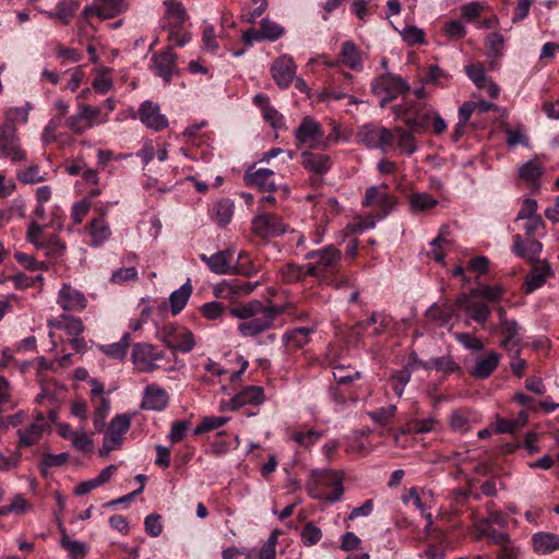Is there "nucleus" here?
I'll return each instance as SVG.
<instances>
[{"mask_svg":"<svg viewBox=\"0 0 559 559\" xmlns=\"http://www.w3.org/2000/svg\"><path fill=\"white\" fill-rule=\"evenodd\" d=\"M229 313L240 320L237 331L243 337H255L270 330L278 316H297L295 306L290 302L273 305L271 301L264 304L258 299L234 305L229 308Z\"/></svg>","mask_w":559,"mask_h":559,"instance_id":"nucleus-1","label":"nucleus"},{"mask_svg":"<svg viewBox=\"0 0 559 559\" xmlns=\"http://www.w3.org/2000/svg\"><path fill=\"white\" fill-rule=\"evenodd\" d=\"M436 109L426 103H414L404 100L403 104L394 107V112L407 124L414 133L428 131Z\"/></svg>","mask_w":559,"mask_h":559,"instance_id":"nucleus-2","label":"nucleus"},{"mask_svg":"<svg viewBox=\"0 0 559 559\" xmlns=\"http://www.w3.org/2000/svg\"><path fill=\"white\" fill-rule=\"evenodd\" d=\"M164 5L166 7V12L162 19V26L168 33V41L175 46L182 47L191 38L189 33H181V28L188 17L186 10L176 0H166Z\"/></svg>","mask_w":559,"mask_h":559,"instance_id":"nucleus-3","label":"nucleus"},{"mask_svg":"<svg viewBox=\"0 0 559 559\" xmlns=\"http://www.w3.org/2000/svg\"><path fill=\"white\" fill-rule=\"evenodd\" d=\"M46 226L32 222L26 231V239L35 246L36 249L43 250L45 255L50 259H60L67 250L66 242L56 234H47Z\"/></svg>","mask_w":559,"mask_h":559,"instance_id":"nucleus-4","label":"nucleus"},{"mask_svg":"<svg viewBox=\"0 0 559 559\" xmlns=\"http://www.w3.org/2000/svg\"><path fill=\"white\" fill-rule=\"evenodd\" d=\"M107 120L108 112H103L102 107L78 103V112L68 117L64 121V126L74 134L82 135L95 124L104 123Z\"/></svg>","mask_w":559,"mask_h":559,"instance_id":"nucleus-5","label":"nucleus"},{"mask_svg":"<svg viewBox=\"0 0 559 559\" xmlns=\"http://www.w3.org/2000/svg\"><path fill=\"white\" fill-rule=\"evenodd\" d=\"M311 480L318 487L331 488V492L323 496L317 489L312 488L311 485H308L309 493L314 499H324L329 502H336L344 493L343 476L340 472L332 469L313 471L311 474Z\"/></svg>","mask_w":559,"mask_h":559,"instance_id":"nucleus-6","label":"nucleus"},{"mask_svg":"<svg viewBox=\"0 0 559 559\" xmlns=\"http://www.w3.org/2000/svg\"><path fill=\"white\" fill-rule=\"evenodd\" d=\"M372 93L379 96L380 106L383 108L390 102L409 92V84L400 75L384 73L373 80L371 84Z\"/></svg>","mask_w":559,"mask_h":559,"instance_id":"nucleus-7","label":"nucleus"},{"mask_svg":"<svg viewBox=\"0 0 559 559\" xmlns=\"http://www.w3.org/2000/svg\"><path fill=\"white\" fill-rule=\"evenodd\" d=\"M308 260H314L307 264L309 276L323 277L328 272H333L341 260V251L334 246H326L320 250L309 251L306 255Z\"/></svg>","mask_w":559,"mask_h":559,"instance_id":"nucleus-8","label":"nucleus"},{"mask_svg":"<svg viewBox=\"0 0 559 559\" xmlns=\"http://www.w3.org/2000/svg\"><path fill=\"white\" fill-rule=\"evenodd\" d=\"M131 426V419L127 414L116 415L109 423V426L103 438V447L99 455L107 456L111 451L120 449L123 443L124 435Z\"/></svg>","mask_w":559,"mask_h":559,"instance_id":"nucleus-9","label":"nucleus"},{"mask_svg":"<svg viewBox=\"0 0 559 559\" xmlns=\"http://www.w3.org/2000/svg\"><path fill=\"white\" fill-rule=\"evenodd\" d=\"M50 431V420L43 413H36L32 423L16 431L19 440L15 449L22 450L39 443L44 435Z\"/></svg>","mask_w":559,"mask_h":559,"instance_id":"nucleus-10","label":"nucleus"},{"mask_svg":"<svg viewBox=\"0 0 559 559\" xmlns=\"http://www.w3.org/2000/svg\"><path fill=\"white\" fill-rule=\"evenodd\" d=\"M159 340L170 349L189 353L194 347L193 334L182 328H178L174 324H166L159 331Z\"/></svg>","mask_w":559,"mask_h":559,"instance_id":"nucleus-11","label":"nucleus"},{"mask_svg":"<svg viewBox=\"0 0 559 559\" xmlns=\"http://www.w3.org/2000/svg\"><path fill=\"white\" fill-rule=\"evenodd\" d=\"M0 157L8 158L12 163L26 158V153L20 144L16 128H12L11 124L0 126Z\"/></svg>","mask_w":559,"mask_h":559,"instance_id":"nucleus-12","label":"nucleus"},{"mask_svg":"<svg viewBox=\"0 0 559 559\" xmlns=\"http://www.w3.org/2000/svg\"><path fill=\"white\" fill-rule=\"evenodd\" d=\"M252 233L263 239L274 238L283 235L287 230V226L277 215L262 213L253 217L251 222Z\"/></svg>","mask_w":559,"mask_h":559,"instance_id":"nucleus-13","label":"nucleus"},{"mask_svg":"<svg viewBox=\"0 0 559 559\" xmlns=\"http://www.w3.org/2000/svg\"><path fill=\"white\" fill-rule=\"evenodd\" d=\"M163 358V352L147 343H138L132 349V361L141 372H153L159 368L157 361Z\"/></svg>","mask_w":559,"mask_h":559,"instance_id":"nucleus-14","label":"nucleus"},{"mask_svg":"<svg viewBox=\"0 0 559 559\" xmlns=\"http://www.w3.org/2000/svg\"><path fill=\"white\" fill-rule=\"evenodd\" d=\"M386 185L372 186L366 190L362 201L364 206L379 210V217L386 216L395 206V198L388 191Z\"/></svg>","mask_w":559,"mask_h":559,"instance_id":"nucleus-15","label":"nucleus"},{"mask_svg":"<svg viewBox=\"0 0 559 559\" xmlns=\"http://www.w3.org/2000/svg\"><path fill=\"white\" fill-rule=\"evenodd\" d=\"M295 138L300 144H307L310 148H318L323 144L324 132L319 122L306 117L295 130Z\"/></svg>","mask_w":559,"mask_h":559,"instance_id":"nucleus-16","label":"nucleus"},{"mask_svg":"<svg viewBox=\"0 0 559 559\" xmlns=\"http://www.w3.org/2000/svg\"><path fill=\"white\" fill-rule=\"evenodd\" d=\"M297 66L289 55H282L271 66V74L276 85L285 90L295 79Z\"/></svg>","mask_w":559,"mask_h":559,"instance_id":"nucleus-17","label":"nucleus"},{"mask_svg":"<svg viewBox=\"0 0 559 559\" xmlns=\"http://www.w3.org/2000/svg\"><path fill=\"white\" fill-rule=\"evenodd\" d=\"M152 63L154 73L160 76L165 82H169L177 72L176 55L173 52L171 46L154 53L152 56Z\"/></svg>","mask_w":559,"mask_h":559,"instance_id":"nucleus-18","label":"nucleus"},{"mask_svg":"<svg viewBox=\"0 0 559 559\" xmlns=\"http://www.w3.org/2000/svg\"><path fill=\"white\" fill-rule=\"evenodd\" d=\"M469 294H462L456 299V307L464 310L466 314L479 324H485L490 317V308L479 300L473 299Z\"/></svg>","mask_w":559,"mask_h":559,"instance_id":"nucleus-19","label":"nucleus"},{"mask_svg":"<svg viewBox=\"0 0 559 559\" xmlns=\"http://www.w3.org/2000/svg\"><path fill=\"white\" fill-rule=\"evenodd\" d=\"M57 304L66 311H83L87 299L82 292L64 283L59 290Z\"/></svg>","mask_w":559,"mask_h":559,"instance_id":"nucleus-20","label":"nucleus"},{"mask_svg":"<svg viewBox=\"0 0 559 559\" xmlns=\"http://www.w3.org/2000/svg\"><path fill=\"white\" fill-rule=\"evenodd\" d=\"M258 283H250L247 281L229 280L223 281L217 284L214 288V295L216 298L233 299L234 297L245 296L251 294Z\"/></svg>","mask_w":559,"mask_h":559,"instance_id":"nucleus-21","label":"nucleus"},{"mask_svg":"<svg viewBox=\"0 0 559 559\" xmlns=\"http://www.w3.org/2000/svg\"><path fill=\"white\" fill-rule=\"evenodd\" d=\"M233 257L231 250H222L210 257L201 254L200 259L215 274H235L238 272V267L231 264Z\"/></svg>","mask_w":559,"mask_h":559,"instance_id":"nucleus-22","label":"nucleus"},{"mask_svg":"<svg viewBox=\"0 0 559 559\" xmlns=\"http://www.w3.org/2000/svg\"><path fill=\"white\" fill-rule=\"evenodd\" d=\"M139 118L143 124L154 131H160L168 126V119L160 114L158 105L145 100L139 108Z\"/></svg>","mask_w":559,"mask_h":559,"instance_id":"nucleus-23","label":"nucleus"},{"mask_svg":"<svg viewBox=\"0 0 559 559\" xmlns=\"http://www.w3.org/2000/svg\"><path fill=\"white\" fill-rule=\"evenodd\" d=\"M169 403V396L166 390L157 384H148L144 389L141 408L162 412Z\"/></svg>","mask_w":559,"mask_h":559,"instance_id":"nucleus-24","label":"nucleus"},{"mask_svg":"<svg viewBox=\"0 0 559 559\" xmlns=\"http://www.w3.org/2000/svg\"><path fill=\"white\" fill-rule=\"evenodd\" d=\"M512 250L516 255L534 264L540 261L538 255L543 250V245L533 238L523 240L520 235H515L513 237Z\"/></svg>","mask_w":559,"mask_h":559,"instance_id":"nucleus-25","label":"nucleus"},{"mask_svg":"<svg viewBox=\"0 0 559 559\" xmlns=\"http://www.w3.org/2000/svg\"><path fill=\"white\" fill-rule=\"evenodd\" d=\"M500 330L502 335L500 346L504 348L509 354L519 356L521 353L522 338L520 335L521 328L518 322L514 320L510 321V323H504Z\"/></svg>","mask_w":559,"mask_h":559,"instance_id":"nucleus-26","label":"nucleus"},{"mask_svg":"<svg viewBox=\"0 0 559 559\" xmlns=\"http://www.w3.org/2000/svg\"><path fill=\"white\" fill-rule=\"evenodd\" d=\"M264 402V391L261 386L249 385L236 394L229 402L228 406L230 409L236 411L240 407L251 404L260 405Z\"/></svg>","mask_w":559,"mask_h":559,"instance_id":"nucleus-27","label":"nucleus"},{"mask_svg":"<svg viewBox=\"0 0 559 559\" xmlns=\"http://www.w3.org/2000/svg\"><path fill=\"white\" fill-rule=\"evenodd\" d=\"M532 548L539 556L550 555L559 550V534L537 532L532 535Z\"/></svg>","mask_w":559,"mask_h":559,"instance_id":"nucleus-28","label":"nucleus"},{"mask_svg":"<svg viewBox=\"0 0 559 559\" xmlns=\"http://www.w3.org/2000/svg\"><path fill=\"white\" fill-rule=\"evenodd\" d=\"M273 177L274 173L271 169L260 168L253 171L247 170L243 179L247 186L257 187L261 191H275L277 185Z\"/></svg>","mask_w":559,"mask_h":559,"instance_id":"nucleus-29","label":"nucleus"},{"mask_svg":"<svg viewBox=\"0 0 559 559\" xmlns=\"http://www.w3.org/2000/svg\"><path fill=\"white\" fill-rule=\"evenodd\" d=\"M465 72L478 88H487L488 95L491 98H496L498 96L499 86L486 75L481 64H468L465 67Z\"/></svg>","mask_w":559,"mask_h":559,"instance_id":"nucleus-30","label":"nucleus"},{"mask_svg":"<svg viewBox=\"0 0 559 559\" xmlns=\"http://www.w3.org/2000/svg\"><path fill=\"white\" fill-rule=\"evenodd\" d=\"M86 229L91 236L90 246L94 248L100 247L111 236L110 226L103 215L92 218Z\"/></svg>","mask_w":559,"mask_h":559,"instance_id":"nucleus-31","label":"nucleus"},{"mask_svg":"<svg viewBox=\"0 0 559 559\" xmlns=\"http://www.w3.org/2000/svg\"><path fill=\"white\" fill-rule=\"evenodd\" d=\"M550 275V265L545 260L537 261V263H534L530 274L526 276L525 292L530 294L542 287Z\"/></svg>","mask_w":559,"mask_h":559,"instance_id":"nucleus-32","label":"nucleus"},{"mask_svg":"<svg viewBox=\"0 0 559 559\" xmlns=\"http://www.w3.org/2000/svg\"><path fill=\"white\" fill-rule=\"evenodd\" d=\"M253 103L262 110V116L274 129L284 127V117L275 108L270 106V98L264 94H257Z\"/></svg>","mask_w":559,"mask_h":559,"instance_id":"nucleus-33","label":"nucleus"},{"mask_svg":"<svg viewBox=\"0 0 559 559\" xmlns=\"http://www.w3.org/2000/svg\"><path fill=\"white\" fill-rule=\"evenodd\" d=\"M499 361L500 355L496 352H490L486 356H480L476 359L471 374L476 379H487L497 369Z\"/></svg>","mask_w":559,"mask_h":559,"instance_id":"nucleus-34","label":"nucleus"},{"mask_svg":"<svg viewBox=\"0 0 559 559\" xmlns=\"http://www.w3.org/2000/svg\"><path fill=\"white\" fill-rule=\"evenodd\" d=\"M48 325L57 330H63L72 337L79 336L84 331L82 320L68 314H61L59 318L48 320Z\"/></svg>","mask_w":559,"mask_h":559,"instance_id":"nucleus-35","label":"nucleus"},{"mask_svg":"<svg viewBox=\"0 0 559 559\" xmlns=\"http://www.w3.org/2000/svg\"><path fill=\"white\" fill-rule=\"evenodd\" d=\"M475 534L477 539L487 537L491 544L500 547L511 542L507 533L488 525V522H476Z\"/></svg>","mask_w":559,"mask_h":559,"instance_id":"nucleus-36","label":"nucleus"},{"mask_svg":"<svg viewBox=\"0 0 559 559\" xmlns=\"http://www.w3.org/2000/svg\"><path fill=\"white\" fill-rule=\"evenodd\" d=\"M301 158L302 166L314 174H324L331 167V160L328 155L304 152Z\"/></svg>","mask_w":559,"mask_h":559,"instance_id":"nucleus-37","label":"nucleus"},{"mask_svg":"<svg viewBox=\"0 0 559 559\" xmlns=\"http://www.w3.org/2000/svg\"><path fill=\"white\" fill-rule=\"evenodd\" d=\"M78 8L79 3L74 0H61L56 4L55 11H45L44 14L50 20L57 19L68 25Z\"/></svg>","mask_w":559,"mask_h":559,"instance_id":"nucleus-38","label":"nucleus"},{"mask_svg":"<svg viewBox=\"0 0 559 559\" xmlns=\"http://www.w3.org/2000/svg\"><path fill=\"white\" fill-rule=\"evenodd\" d=\"M416 362H418L417 356H411L407 366L404 367L402 370L395 371L391 376L390 382L392 384V390L394 391L397 397H402L404 388L409 382L412 377L411 367H413L414 364Z\"/></svg>","mask_w":559,"mask_h":559,"instance_id":"nucleus-39","label":"nucleus"},{"mask_svg":"<svg viewBox=\"0 0 559 559\" xmlns=\"http://www.w3.org/2000/svg\"><path fill=\"white\" fill-rule=\"evenodd\" d=\"M100 5V19L109 20L115 19L126 13L130 3L129 0H98Z\"/></svg>","mask_w":559,"mask_h":559,"instance_id":"nucleus-40","label":"nucleus"},{"mask_svg":"<svg viewBox=\"0 0 559 559\" xmlns=\"http://www.w3.org/2000/svg\"><path fill=\"white\" fill-rule=\"evenodd\" d=\"M191 294H192V286L189 283V281L187 283H185L183 285H181L180 288L176 289L175 292H173L170 294L169 304H170L171 313L174 316L179 314L183 310Z\"/></svg>","mask_w":559,"mask_h":559,"instance_id":"nucleus-41","label":"nucleus"},{"mask_svg":"<svg viewBox=\"0 0 559 559\" xmlns=\"http://www.w3.org/2000/svg\"><path fill=\"white\" fill-rule=\"evenodd\" d=\"M314 332L313 328L305 326L288 331L283 335V342L295 348H302L309 342V336Z\"/></svg>","mask_w":559,"mask_h":559,"instance_id":"nucleus-42","label":"nucleus"},{"mask_svg":"<svg viewBox=\"0 0 559 559\" xmlns=\"http://www.w3.org/2000/svg\"><path fill=\"white\" fill-rule=\"evenodd\" d=\"M130 345V334L124 333L120 341L108 345H99L98 348L102 353L114 359H123L127 355Z\"/></svg>","mask_w":559,"mask_h":559,"instance_id":"nucleus-43","label":"nucleus"},{"mask_svg":"<svg viewBox=\"0 0 559 559\" xmlns=\"http://www.w3.org/2000/svg\"><path fill=\"white\" fill-rule=\"evenodd\" d=\"M280 275L284 283L294 284L302 281L309 274L307 272V264L287 263L280 269Z\"/></svg>","mask_w":559,"mask_h":559,"instance_id":"nucleus-44","label":"nucleus"},{"mask_svg":"<svg viewBox=\"0 0 559 559\" xmlns=\"http://www.w3.org/2000/svg\"><path fill=\"white\" fill-rule=\"evenodd\" d=\"M342 62L353 70L362 68L360 51L353 41H345L341 51Z\"/></svg>","mask_w":559,"mask_h":559,"instance_id":"nucleus-45","label":"nucleus"},{"mask_svg":"<svg viewBox=\"0 0 559 559\" xmlns=\"http://www.w3.org/2000/svg\"><path fill=\"white\" fill-rule=\"evenodd\" d=\"M356 325L361 330H367L369 326L374 325L372 335L377 336L386 330L389 318L384 313L372 312L366 320L357 322Z\"/></svg>","mask_w":559,"mask_h":559,"instance_id":"nucleus-46","label":"nucleus"},{"mask_svg":"<svg viewBox=\"0 0 559 559\" xmlns=\"http://www.w3.org/2000/svg\"><path fill=\"white\" fill-rule=\"evenodd\" d=\"M380 130L381 127L379 126L372 123L364 124L359 128L357 138L359 142L364 143L367 147L378 148Z\"/></svg>","mask_w":559,"mask_h":559,"instance_id":"nucleus-47","label":"nucleus"},{"mask_svg":"<svg viewBox=\"0 0 559 559\" xmlns=\"http://www.w3.org/2000/svg\"><path fill=\"white\" fill-rule=\"evenodd\" d=\"M438 200L427 192H414L409 195L412 212H424L437 206Z\"/></svg>","mask_w":559,"mask_h":559,"instance_id":"nucleus-48","label":"nucleus"},{"mask_svg":"<svg viewBox=\"0 0 559 559\" xmlns=\"http://www.w3.org/2000/svg\"><path fill=\"white\" fill-rule=\"evenodd\" d=\"M31 110L32 105L29 103H26L21 107H11L7 109L4 114L5 122L3 124H11L12 128H16V124L26 123Z\"/></svg>","mask_w":559,"mask_h":559,"instance_id":"nucleus-49","label":"nucleus"},{"mask_svg":"<svg viewBox=\"0 0 559 559\" xmlns=\"http://www.w3.org/2000/svg\"><path fill=\"white\" fill-rule=\"evenodd\" d=\"M449 424L453 431L466 433L472 428L469 412L466 409L454 411L450 415Z\"/></svg>","mask_w":559,"mask_h":559,"instance_id":"nucleus-50","label":"nucleus"},{"mask_svg":"<svg viewBox=\"0 0 559 559\" xmlns=\"http://www.w3.org/2000/svg\"><path fill=\"white\" fill-rule=\"evenodd\" d=\"M110 411V400L106 396H102L98 399L97 404L95 405L93 424L97 432L103 431L106 425V418Z\"/></svg>","mask_w":559,"mask_h":559,"instance_id":"nucleus-51","label":"nucleus"},{"mask_svg":"<svg viewBox=\"0 0 559 559\" xmlns=\"http://www.w3.org/2000/svg\"><path fill=\"white\" fill-rule=\"evenodd\" d=\"M260 34H262L264 40L267 41H275L278 38H281L285 33L284 27H282L276 22L270 20L269 17L262 19L260 23Z\"/></svg>","mask_w":559,"mask_h":559,"instance_id":"nucleus-52","label":"nucleus"},{"mask_svg":"<svg viewBox=\"0 0 559 559\" xmlns=\"http://www.w3.org/2000/svg\"><path fill=\"white\" fill-rule=\"evenodd\" d=\"M425 369H436L444 373L454 372L459 369L457 364L449 356L432 358L428 362L420 364Z\"/></svg>","mask_w":559,"mask_h":559,"instance_id":"nucleus-53","label":"nucleus"},{"mask_svg":"<svg viewBox=\"0 0 559 559\" xmlns=\"http://www.w3.org/2000/svg\"><path fill=\"white\" fill-rule=\"evenodd\" d=\"M323 433L318 430L294 431L290 439L302 448H310L322 438Z\"/></svg>","mask_w":559,"mask_h":559,"instance_id":"nucleus-54","label":"nucleus"},{"mask_svg":"<svg viewBox=\"0 0 559 559\" xmlns=\"http://www.w3.org/2000/svg\"><path fill=\"white\" fill-rule=\"evenodd\" d=\"M395 133L397 135V146L402 152L407 153L408 155L413 154L416 148V141L414 138V132L406 131L402 128H396Z\"/></svg>","mask_w":559,"mask_h":559,"instance_id":"nucleus-55","label":"nucleus"},{"mask_svg":"<svg viewBox=\"0 0 559 559\" xmlns=\"http://www.w3.org/2000/svg\"><path fill=\"white\" fill-rule=\"evenodd\" d=\"M396 415V406L389 405L368 413L370 419L380 426H386Z\"/></svg>","mask_w":559,"mask_h":559,"instance_id":"nucleus-56","label":"nucleus"},{"mask_svg":"<svg viewBox=\"0 0 559 559\" xmlns=\"http://www.w3.org/2000/svg\"><path fill=\"white\" fill-rule=\"evenodd\" d=\"M504 294V289L501 286H489L485 285L479 288L471 290V296L484 297L490 302L499 301Z\"/></svg>","mask_w":559,"mask_h":559,"instance_id":"nucleus-57","label":"nucleus"},{"mask_svg":"<svg viewBox=\"0 0 559 559\" xmlns=\"http://www.w3.org/2000/svg\"><path fill=\"white\" fill-rule=\"evenodd\" d=\"M109 72L108 68H103L96 72L92 85L97 93L106 94L112 88V80L109 76Z\"/></svg>","mask_w":559,"mask_h":559,"instance_id":"nucleus-58","label":"nucleus"},{"mask_svg":"<svg viewBox=\"0 0 559 559\" xmlns=\"http://www.w3.org/2000/svg\"><path fill=\"white\" fill-rule=\"evenodd\" d=\"M542 175V166L537 160H530L520 168V177L531 185H535Z\"/></svg>","mask_w":559,"mask_h":559,"instance_id":"nucleus-59","label":"nucleus"},{"mask_svg":"<svg viewBox=\"0 0 559 559\" xmlns=\"http://www.w3.org/2000/svg\"><path fill=\"white\" fill-rule=\"evenodd\" d=\"M17 179L25 185H35L46 180V173L41 174L37 165H32L19 173Z\"/></svg>","mask_w":559,"mask_h":559,"instance_id":"nucleus-60","label":"nucleus"},{"mask_svg":"<svg viewBox=\"0 0 559 559\" xmlns=\"http://www.w3.org/2000/svg\"><path fill=\"white\" fill-rule=\"evenodd\" d=\"M14 259L28 271H45L47 270V263L44 261H37L33 255L24 252L16 251Z\"/></svg>","mask_w":559,"mask_h":559,"instance_id":"nucleus-61","label":"nucleus"},{"mask_svg":"<svg viewBox=\"0 0 559 559\" xmlns=\"http://www.w3.org/2000/svg\"><path fill=\"white\" fill-rule=\"evenodd\" d=\"M334 380L338 384H348L361 378V373L357 370L346 368L344 366H335L333 369Z\"/></svg>","mask_w":559,"mask_h":559,"instance_id":"nucleus-62","label":"nucleus"},{"mask_svg":"<svg viewBox=\"0 0 559 559\" xmlns=\"http://www.w3.org/2000/svg\"><path fill=\"white\" fill-rule=\"evenodd\" d=\"M215 218L219 225H226L233 216V203L229 200H223L214 205Z\"/></svg>","mask_w":559,"mask_h":559,"instance_id":"nucleus-63","label":"nucleus"},{"mask_svg":"<svg viewBox=\"0 0 559 559\" xmlns=\"http://www.w3.org/2000/svg\"><path fill=\"white\" fill-rule=\"evenodd\" d=\"M426 317L439 325H444L451 320L452 313L449 309L435 304L427 310Z\"/></svg>","mask_w":559,"mask_h":559,"instance_id":"nucleus-64","label":"nucleus"}]
</instances>
